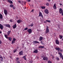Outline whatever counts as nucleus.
I'll use <instances>...</instances> for the list:
<instances>
[{
    "label": "nucleus",
    "instance_id": "f257e3e1",
    "mask_svg": "<svg viewBox=\"0 0 63 63\" xmlns=\"http://www.w3.org/2000/svg\"><path fill=\"white\" fill-rule=\"evenodd\" d=\"M49 32V27H48V26H47L46 27V30L45 31V33L46 34H47V33H48Z\"/></svg>",
    "mask_w": 63,
    "mask_h": 63
},
{
    "label": "nucleus",
    "instance_id": "f03ea898",
    "mask_svg": "<svg viewBox=\"0 0 63 63\" xmlns=\"http://www.w3.org/2000/svg\"><path fill=\"white\" fill-rule=\"evenodd\" d=\"M27 31L29 34H31L32 32V29H29L27 30Z\"/></svg>",
    "mask_w": 63,
    "mask_h": 63
},
{
    "label": "nucleus",
    "instance_id": "7ed1b4c3",
    "mask_svg": "<svg viewBox=\"0 0 63 63\" xmlns=\"http://www.w3.org/2000/svg\"><path fill=\"white\" fill-rule=\"evenodd\" d=\"M4 14L6 15H7L8 14V12H7V10L6 9H4Z\"/></svg>",
    "mask_w": 63,
    "mask_h": 63
},
{
    "label": "nucleus",
    "instance_id": "20e7f679",
    "mask_svg": "<svg viewBox=\"0 0 63 63\" xmlns=\"http://www.w3.org/2000/svg\"><path fill=\"white\" fill-rule=\"evenodd\" d=\"M39 16H41L42 18H43L44 17L42 15V13L41 12H39Z\"/></svg>",
    "mask_w": 63,
    "mask_h": 63
},
{
    "label": "nucleus",
    "instance_id": "39448f33",
    "mask_svg": "<svg viewBox=\"0 0 63 63\" xmlns=\"http://www.w3.org/2000/svg\"><path fill=\"white\" fill-rule=\"evenodd\" d=\"M63 12V10L61 8H60L59 9V13L60 14H62V12Z\"/></svg>",
    "mask_w": 63,
    "mask_h": 63
},
{
    "label": "nucleus",
    "instance_id": "423d86ee",
    "mask_svg": "<svg viewBox=\"0 0 63 63\" xmlns=\"http://www.w3.org/2000/svg\"><path fill=\"white\" fill-rule=\"evenodd\" d=\"M43 60H48V58L47 57H44L43 58Z\"/></svg>",
    "mask_w": 63,
    "mask_h": 63
},
{
    "label": "nucleus",
    "instance_id": "0eeeda50",
    "mask_svg": "<svg viewBox=\"0 0 63 63\" xmlns=\"http://www.w3.org/2000/svg\"><path fill=\"white\" fill-rule=\"evenodd\" d=\"M45 12L46 14H48V10L47 9H46L45 10Z\"/></svg>",
    "mask_w": 63,
    "mask_h": 63
},
{
    "label": "nucleus",
    "instance_id": "6e6552de",
    "mask_svg": "<svg viewBox=\"0 0 63 63\" xmlns=\"http://www.w3.org/2000/svg\"><path fill=\"white\" fill-rule=\"evenodd\" d=\"M21 22H22V21L20 19L18 20L17 21V22L18 23H20Z\"/></svg>",
    "mask_w": 63,
    "mask_h": 63
},
{
    "label": "nucleus",
    "instance_id": "1a4fd4ad",
    "mask_svg": "<svg viewBox=\"0 0 63 63\" xmlns=\"http://www.w3.org/2000/svg\"><path fill=\"white\" fill-rule=\"evenodd\" d=\"M59 54L60 55V56L61 58H62V57H63V55H62V53H59Z\"/></svg>",
    "mask_w": 63,
    "mask_h": 63
},
{
    "label": "nucleus",
    "instance_id": "9d476101",
    "mask_svg": "<svg viewBox=\"0 0 63 63\" xmlns=\"http://www.w3.org/2000/svg\"><path fill=\"white\" fill-rule=\"evenodd\" d=\"M53 8L55 10H56V4H55L54 5Z\"/></svg>",
    "mask_w": 63,
    "mask_h": 63
},
{
    "label": "nucleus",
    "instance_id": "9b49d317",
    "mask_svg": "<svg viewBox=\"0 0 63 63\" xmlns=\"http://www.w3.org/2000/svg\"><path fill=\"white\" fill-rule=\"evenodd\" d=\"M4 25L6 27H9V28L10 27H11V26H10V25L9 24H5Z\"/></svg>",
    "mask_w": 63,
    "mask_h": 63
},
{
    "label": "nucleus",
    "instance_id": "f8f14e48",
    "mask_svg": "<svg viewBox=\"0 0 63 63\" xmlns=\"http://www.w3.org/2000/svg\"><path fill=\"white\" fill-rule=\"evenodd\" d=\"M0 28L1 29V30H2L3 29V26L2 25V24H0Z\"/></svg>",
    "mask_w": 63,
    "mask_h": 63
},
{
    "label": "nucleus",
    "instance_id": "ddd939ff",
    "mask_svg": "<svg viewBox=\"0 0 63 63\" xmlns=\"http://www.w3.org/2000/svg\"><path fill=\"white\" fill-rule=\"evenodd\" d=\"M19 55H23V51H21L19 53Z\"/></svg>",
    "mask_w": 63,
    "mask_h": 63
},
{
    "label": "nucleus",
    "instance_id": "4468645a",
    "mask_svg": "<svg viewBox=\"0 0 63 63\" xmlns=\"http://www.w3.org/2000/svg\"><path fill=\"white\" fill-rule=\"evenodd\" d=\"M56 43L57 44V45H59V41L57 40H56L55 41Z\"/></svg>",
    "mask_w": 63,
    "mask_h": 63
},
{
    "label": "nucleus",
    "instance_id": "2eb2a0df",
    "mask_svg": "<svg viewBox=\"0 0 63 63\" xmlns=\"http://www.w3.org/2000/svg\"><path fill=\"white\" fill-rule=\"evenodd\" d=\"M33 44H39V42L37 41H34L33 42Z\"/></svg>",
    "mask_w": 63,
    "mask_h": 63
},
{
    "label": "nucleus",
    "instance_id": "dca6fc26",
    "mask_svg": "<svg viewBox=\"0 0 63 63\" xmlns=\"http://www.w3.org/2000/svg\"><path fill=\"white\" fill-rule=\"evenodd\" d=\"M33 53H37L38 52V50L36 49L35 50L33 51Z\"/></svg>",
    "mask_w": 63,
    "mask_h": 63
},
{
    "label": "nucleus",
    "instance_id": "f3484780",
    "mask_svg": "<svg viewBox=\"0 0 63 63\" xmlns=\"http://www.w3.org/2000/svg\"><path fill=\"white\" fill-rule=\"evenodd\" d=\"M43 39V37L42 36H40L39 37V41H42V40Z\"/></svg>",
    "mask_w": 63,
    "mask_h": 63
},
{
    "label": "nucleus",
    "instance_id": "a211bd4d",
    "mask_svg": "<svg viewBox=\"0 0 63 63\" xmlns=\"http://www.w3.org/2000/svg\"><path fill=\"white\" fill-rule=\"evenodd\" d=\"M11 31H8L7 33L8 36H9V35H10V34H11Z\"/></svg>",
    "mask_w": 63,
    "mask_h": 63
},
{
    "label": "nucleus",
    "instance_id": "6ab92c4d",
    "mask_svg": "<svg viewBox=\"0 0 63 63\" xmlns=\"http://www.w3.org/2000/svg\"><path fill=\"white\" fill-rule=\"evenodd\" d=\"M16 27V24H15L13 26V28L14 29H15Z\"/></svg>",
    "mask_w": 63,
    "mask_h": 63
},
{
    "label": "nucleus",
    "instance_id": "aec40b11",
    "mask_svg": "<svg viewBox=\"0 0 63 63\" xmlns=\"http://www.w3.org/2000/svg\"><path fill=\"white\" fill-rule=\"evenodd\" d=\"M56 50H60V48L59 47H56L55 48Z\"/></svg>",
    "mask_w": 63,
    "mask_h": 63
},
{
    "label": "nucleus",
    "instance_id": "412c9836",
    "mask_svg": "<svg viewBox=\"0 0 63 63\" xmlns=\"http://www.w3.org/2000/svg\"><path fill=\"white\" fill-rule=\"evenodd\" d=\"M38 48H44V46H40L38 47Z\"/></svg>",
    "mask_w": 63,
    "mask_h": 63
},
{
    "label": "nucleus",
    "instance_id": "4be33fe9",
    "mask_svg": "<svg viewBox=\"0 0 63 63\" xmlns=\"http://www.w3.org/2000/svg\"><path fill=\"white\" fill-rule=\"evenodd\" d=\"M3 18V15L1 14H0V19H2Z\"/></svg>",
    "mask_w": 63,
    "mask_h": 63
},
{
    "label": "nucleus",
    "instance_id": "5701e85b",
    "mask_svg": "<svg viewBox=\"0 0 63 63\" xmlns=\"http://www.w3.org/2000/svg\"><path fill=\"white\" fill-rule=\"evenodd\" d=\"M8 39L9 41H12V38L11 37H9L8 38Z\"/></svg>",
    "mask_w": 63,
    "mask_h": 63
},
{
    "label": "nucleus",
    "instance_id": "b1692460",
    "mask_svg": "<svg viewBox=\"0 0 63 63\" xmlns=\"http://www.w3.org/2000/svg\"><path fill=\"white\" fill-rule=\"evenodd\" d=\"M4 36L6 38V39H8V35H7L5 34L4 35Z\"/></svg>",
    "mask_w": 63,
    "mask_h": 63
},
{
    "label": "nucleus",
    "instance_id": "393cba45",
    "mask_svg": "<svg viewBox=\"0 0 63 63\" xmlns=\"http://www.w3.org/2000/svg\"><path fill=\"white\" fill-rule=\"evenodd\" d=\"M23 58H24V60H26V57L25 56H23Z\"/></svg>",
    "mask_w": 63,
    "mask_h": 63
},
{
    "label": "nucleus",
    "instance_id": "a878e982",
    "mask_svg": "<svg viewBox=\"0 0 63 63\" xmlns=\"http://www.w3.org/2000/svg\"><path fill=\"white\" fill-rule=\"evenodd\" d=\"M60 37V39H62V38H63V36L62 35H59Z\"/></svg>",
    "mask_w": 63,
    "mask_h": 63
},
{
    "label": "nucleus",
    "instance_id": "bb28decb",
    "mask_svg": "<svg viewBox=\"0 0 63 63\" xmlns=\"http://www.w3.org/2000/svg\"><path fill=\"white\" fill-rule=\"evenodd\" d=\"M41 8L42 9H45L46 8V7L45 6H42Z\"/></svg>",
    "mask_w": 63,
    "mask_h": 63
},
{
    "label": "nucleus",
    "instance_id": "cd10ccee",
    "mask_svg": "<svg viewBox=\"0 0 63 63\" xmlns=\"http://www.w3.org/2000/svg\"><path fill=\"white\" fill-rule=\"evenodd\" d=\"M15 43V41H14V40H13L12 41V44H14V43Z\"/></svg>",
    "mask_w": 63,
    "mask_h": 63
},
{
    "label": "nucleus",
    "instance_id": "c85d7f7f",
    "mask_svg": "<svg viewBox=\"0 0 63 63\" xmlns=\"http://www.w3.org/2000/svg\"><path fill=\"white\" fill-rule=\"evenodd\" d=\"M56 60H59V58L57 57L56 58Z\"/></svg>",
    "mask_w": 63,
    "mask_h": 63
},
{
    "label": "nucleus",
    "instance_id": "c756f323",
    "mask_svg": "<svg viewBox=\"0 0 63 63\" xmlns=\"http://www.w3.org/2000/svg\"><path fill=\"white\" fill-rule=\"evenodd\" d=\"M13 6L14 5L13 4H11L10 5V7L11 8H12V7H13Z\"/></svg>",
    "mask_w": 63,
    "mask_h": 63
},
{
    "label": "nucleus",
    "instance_id": "7c9ffc66",
    "mask_svg": "<svg viewBox=\"0 0 63 63\" xmlns=\"http://www.w3.org/2000/svg\"><path fill=\"white\" fill-rule=\"evenodd\" d=\"M30 26H31V27H33V23H32L30 25Z\"/></svg>",
    "mask_w": 63,
    "mask_h": 63
},
{
    "label": "nucleus",
    "instance_id": "2f4dec72",
    "mask_svg": "<svg viewBox=\"0 0 63 63\" xmlns=\"http://www.w3.org/2000/svg\"><path fill=\"white\" fill-rule=\"evenodd\" d=\"M46 21L47 22H50V21L49 20H46Z\"/></svg>",
    "mask_w": 63,
    "mask_h": 63
},
{
    "label": "nucleus",
    "instance_id": "473e14b6",
    "mask_svg": "<svg viewBox=\"0 0 63 63\" xmlns=\"http://www.w3.org/2000/svg\"><path fill=\"white\" fill-rule=\"evenodd\" d=\"M9 3H10V4H13V1H12L11 0L10 2H9Z\"/></svg>",
    "mask_w": 63,
    "mask_h": 63
},
{
    "label": "nucleus",
    "instance_id": "72a5a7b5",
    "mask_svg": "<svg viewBox=\"0 0 63 63\" xmlns=\"http://www.w3.org/2000/svg\"><path fill=\"white\" fill-rule=\"evenodd\" d=\"M48 63H52V62L50 61H49L48 62Z\"/></svg>",
    "mask_w": 63,
    "mask_h": 63
},
{
    "label": "nucleus",
    "instance_id": "f704fd0d",
    "mask_svg": "<svg viewBox=\"0 0 63 63\" xmlns=\"http://www.w3.org/2000/svg\"><path fill=\"white\" fill-rule=\"evenodd\" d=\"M46 6H49V3H46Z\"/></svg>",
    "mask_w": 63,
    "mask_h": 63
},
{
    "label": "nucleus",
    "instance_id": "c9c22d12",
    "mask_svg": "<svg viewBox=\"0 0 63 63\" xmlns=\"http://www.w3.org/2000/svg\"><path fill=\"white\" fill-rule=\"evenodd\" d=\"M28 29V28L27 27L24 29L25 30H27Z\"/></svg>",
    "mask_w": 63,
    "mask_h": 63
},
{
    "label": "nucleus",
    "instance_id": "e433bc0d",
    "mask_svg": "<svg viewBox=\"0 0 63 63\" xmlns=\"http://www.w3.org/2000/svg\"><path fill=\"white\" fill-rule=\"evenodd\" d=\"M13 40L15 41H16V39L15 38H13Z\"/></svg>",
    "mask_w": 63,
    "mask_h": 63
},
{
    "label": "nucleus",
    "instance_id": "4c0bfd02",
    "mask_svg": "<svg viewBox=\"0 0 63 63\" xmlns=\"http://www.w3.org/2000/svg\"><path fill=\"white\" fill-rule=\"evenodd\" d=\"M16 60L17 61H18V58H16Z\"/></svg>",
    "mask_w": 63,
    "mask_h": 63
},
{
    "label": "nucleus",
    "instance_id": "58836bf2",
    "mask_svg": "<svg viewBox=\"0 0 63 63\" xmlns=\"http://www.w3.org/2000/svg\"><path fill=\"white\" fill-rule=\"evenodd\" d=\"M12 7L13 8V9H15L16 8V7H15V6H14L13 7Z\"/></svg>",
    "mask_w": 63,
    "mask_h": 63
},
{
    "label": "nucleus",
    "instance_id": "ea45409f",
    "mask_svg": "<svg viewBox=\"0 0 63 63\" xmlns=\"http://www.w3.org/2000/svg\"><path fill=\"white\" fill-rule=\"evenodd\" d=\"M41 43L42 45H44V43H43V41H41Z\"/></svg>",
    "mask_w": 63,
    "mask_h": 63
},
{
    "label": "nucleus",
    "instance_id": "a19ab883",
    "mask_svg": "<svg viewBox=\"0 0 63 63\" xmlns=\"http://www.w3.org/2000/svg\"><path fill=\"white\" fill-rule=\"evenodd\" d=\"M60 51H61L62 52V51H63V50L62 49H60Z\"/></svg>",
    "mask_w": 63,
    "mask_h": 63
},
{
    "label": "nucleus",
    "instance_id": "79ce46f5",
    "mask_svg": "<svg viewBox=\"0 0 63 63\" xmlns=\"http://www.w3.org/2000/svg\"><path fill=\"white\" fill-rule=\"evenodd\" d=\"M16 49H15V50H14V52H16Z\"/></svg>",
    "mask_w": 63,
    "mask_h": 63
},
{
    "label": "nucleus",
    "instance_id": "37998d69",
    "mask_svg": "<svg viewBox=\"0 0 63 63\" xmlns=\"http://www.w3.org/2000/svg\"><path fill=\"white\" fill-rule=\"evenodd\" d=\"M10 22H13V20L11 19L10 20Z\"/></svg>",
    "mask_w": 63,
    "mask_h": 63
},
{
    "label": "nucleus",
    "instance_id": "c03bdc74",
    "mask_svg": "<svg viewBox=\"0 0 63 63\" xmlns=\"http://www.w3.org/2000/svg\"><path fill=\"white\" fill-rule=\"evenodd\" d=\"M10 0H8V1H7L8 2H10Z\"/></svg>",
    "mask_w": 63,
    "mask_h": 63
},
{
    "label": "nucleus",
    "instance_id": "a18cd8bd",
    "mask_svg": "<svg viewBox=\"0 0 63 63\" xmlns=\"http://www.w3.org/2000/svg\"><path fill=\"white\" fill-rule=\"evenodd\" d=\"M2 43V42L0 40V44H1Z\"/></svg>",
    "mask_w": 63,
    "mask_h": 63
},
{
    "label": "nucleus",
    "instance_id": "49530a36",
    "mask_svg": "<svg viewBox=\"0 0 63 63\" xmlns=\"http://www.w3.org/2000/svg\"><path fill=\"white\" fill-rule=\"evenodd\" d=\"M18 2H19V3H20V0H18Z\"/></svg>",
    "mask_w": 63,
    "mask_h": 63
},
{
    "label": "nucleus",
    "instance_id": "de8ad7c7",
    "mask_svg": "<svg viewBox=\"0 0 63 63\" xmlns=\"http://www.w3.org/2000/svg\"><path fill=\"white\" fill-rule=\"evenodd\" d=\"M30 63H32V61H31L30 62Z\"/></svg>",
    "mask_w": 63,
    "mask_h": 63
},
{
    "label": "nucleus",
    "instance_id": "09e8293b",
    "mask_svg": "<svg viewBox=\"0 0 63 63\" xmlns=\"http://www.w3.org/2000/svg\"><path fill=\"white\" fill-rule=\"evenodd\" d=\"M28 2H30V0H28Z\"/></svg>",
    "mask_w": 63,
    "mask_h": 63
},
{
    "label": "nucleus",
    "instance_id": "8fccbe9b",
    "mask_svg": "<svg viewBox=\"0 0 63 63\" xmlns=\"http://www.w3.org/2000/svg\"><path fill=\"white\" fill-rule=\"evenodd\" d=\"M17 63H20V62H19V61H18L17 62Z\"/></svg>",
    "mask_w": 63,
    "mask_h": 63
},
{
    "label": "nucleus",
    "instance_id": "3c124183",
    "mask_svg": "<svg viewBox=\"0 0 63 63\" xmlns=\"http://www.w3.org/2000/svg\"><path fill=\"white\" fill-rule=\"evenodd\" d=\"M26 2H24V4H25V5L26 4Z\"/></svg>",
    "mask_w": 63,
    "mask_h": 63
},
{
    "label": "nucleus",
    "instance_id": "603ef678",
    "mask_svg": "<svg viewBox=\"0 0 63 63\" xmlns=\"http://www.w3.org/2000/svg\"><path fill=\"white\" fill-rule=\"evenodd\" d=\"M62 16H63V12L62 13Z\"/></svg>",
    "mask_w": 63,
    "mask_h": 63
},
{
    "label": "nucleus",
    "instance_id": "864d4df0",
    "mask_svg": "<svg viewBox=\"0 0 63 63\" xmlns=\"http://www.w3.org/2000/svg\"><path fill=\"white\" fill-rule=\"evenodd\" d=\"M33 11H34V9L32 10V12L33 13Z\"/></svg>",
    "mask_w": 63,
    "mask_h": 63
},
{
    "label": "nucleus",
    "instance_id": "5fc2aeb1",
    "mask_svg": "<svg viewBox=\"0 0 63 63\" xmlns=\"http://www.w3.org/2000/svg\"><path fill=\"white\" fill-rule=\"evenodd\" d=\"M44 23H47V22L46 21H44Z\"/></svg>",
    "mask_w": 63,
    "mask_h": 63
},
{
    "label": "nucleus",
    "instance_id": "6e6d98bb",
    "mask_svg": "<svg viewBox=\"0 0 63 63\" xmlns=\"http://www.w3.org/2000/svg\"><path fill=\"white\" fill-rule=\"evenodd\" d=\"M2 33V32H0V34H1Z\"/></svg>",
    "mask_w": 63,
    "mask_h": 63
},
{
    "label": "nucleus",
    "instance_id": "4d7b16f0",
    "mask_svg": "<svg viewBox=\"0 0 63 63\" xmlns=\"http://www.w3.org/2000/svg\"><path fill=\"white\" fill-rule=\"evenodd\" d=\"M48 1L49 2H50V0H48Z\"/></svg>",
    "mask_w": 63,
    "mask_h": 63
},
{
    "label": "nucleus",
    "instance_id": "13d9d810",
    "mask_svg": "<svg viewBox=\"0 0 63 63\" xmlns=\"http://www.w3.org/2000/svg\"><path fill=\"white\" fill-rule=\"evenodd\" d=\"M60 5H62V4L61 3H60Z\"/></svg>",
    "mask_w": 63,
    "mask_h": 63
},
{
    "label": "nucleus",
    "instance_id": "bf43d9fd",
    "mask_svg": "<svg viewBox=\"0 0 63 63\" xmlns=\"http://www.w3.org/2000/svg\"><path fill=\"white\" fill-rule=\"evenodd\" d=\"M62 59L63 60V57H62Z\"/></svg>",
    "mask_w": 63,
    "mask_h": 63
},
{
    "label": "nucleus",
    "instance_id": "052dcab7",
    "mask_svg": "<svg viewBox=\"0 0 63 63\" xmlns=\"http://www.w3.org/2000/svg\"><path fill=\"white\" fill-rule=\"evenodd\" d=\"M17 18H18V17H17Z\"/></svg>",
    "mask_w": 63,
    "mask_h": 63
},
{
    "label": "nucleus",
    "instance_id": "680f3d73",
    "mask_svg": "<svg viewBox=\"0 0 63 63\" xmlns=\"http://www.w3.org/2000/svg\"><path fill=\"white\" fill-rule=\"evenodd\" d=\"M62 41H63V39H62Z\"/></svg>",
    "mask_w": 63,
    "mask_h": 63
},
{
    "label": "nucleus",
    "instance_id": "e2e57ef3",
    "mask_svg": "<svg viewBox=\"0 0 63 63\" xmlns=\"http://www.w3.org/2000/svg\"><path fill=\"white\" fill-rule=\"evenodd\" d=\"M26 7H25V9H26Z\"/></svg>",
    "mask_w": 63,
    "mask_h": 63
},
{
    "label": "nucleus",
    "instance_id": "0e129e2a",
    "mask_svg": "<svg viewBox=\"0 0 63 63\" xmlns=\"http://www.w3.org/2000/svg\"><path fill=\"white\" fill-rule=\"evenodd\" d=\"M1 58V57H0V58Z\"/></svg>",
    "mask_w": 63,
    "mask_h": 63
},
{
    "label": "nucleus",
    "instance_id": "69168bd1",
    "mask_svg": "<svg viewBox=\"0 0 63 63\" xmlns=\"http://www.w3.org/2000/svg\"><path fill=\"white\" fill-rule=\"evenodd\" d=\"M53 0H52V1H53Z\"/></svg>",
    "mask_w": 63,
    "mask_h": 63
}]
</instances>
